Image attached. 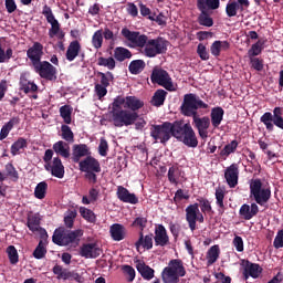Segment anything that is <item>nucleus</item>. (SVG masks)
I'll list each match as a JSON object with an SVG mask.
<instances>
[{"instance_id": "bb28decb", "label": "nucleus", "mask_w": 283, "mask_h": 283, "mask_svg": "<svg viewBox=\"0 0 283 283\" xmlns=\"http://www.w3.org/2000/svg\"><path fill=\"white\" fill-rule=\"evenodd\" d=\"M109 234L114 242H120L127 238V228L120 223H114L109 228Z\"/></svg>"}, {"instance_id": "de8ad7c7", "label": "nucleus", "mask_w": 283, "mask_h": 283, "mask_svg": "<svg viewBox=\"0 0 283 283\" xmlns=\"http://www.w3.org/2000/svg\"><path fill=\"white\" fill-rule=\"evenodd\" d=\"M46 253H48V249H45V241L40 240L39 244L33 251V258H35V260H43Z\"/></svg>"}, {"instance_id": "49530a36", "label": "nucleus", "mask_w": 283, "mask_h": 283, "mask_svg": "<svg viewBox=\"0 0 283 283\" xmlns=\"http://www.w3.org/2000/svg\"><path fill=\"white\" fill-rule=\"evenodd\" d=\"M28 147V140L25 138L20 137L15 143L11 145V154L12 156H17L21 149H25Z\"/></svg>"}, {"instance_id": "69168bd1", "label": "nucleus", "mask_w": 283, "mask_h": 283, "mask_svg": "<svg viewBox=\"0 0 283 283\" xmlns=\"http://www.w3.org/2000/svg\"><path fill=\"white\" fill-rule=\"evenodd\" d=\"M232 244L239 253H242V251H244V240H242V237L235 235Z\"/></svg>"}, {"instance_id": "c9c22d12", "label": "nucleus", "mask_w": 283, "mask_h": 283, "mask_svg": "<svg viewBox=\"0 0 283 283\" xmlns=\"http://www.w3.org/2000/svg\"><path fill=\"white\" fill-rule=\"evenodd\" d=\"M52 272L54 273V275L57 276V280H70V277H74V275L76 277H78V274H74L71 271H69L67 269H63V266L55 264L52 269Z\"/></svg>"}, {"instance_id": "c85d7f7f", "label": "nucleus", "mask_w": 283, "mask_h": 283, "mask_svg": "<svg viewBox=\"0 0 283 283\" xmlns=\"http://www.w3.org/2000/svg\"><path fill=\"white\" fill-rule=\"evenodd\" d=\"M136 269L144 280H154V269L146 265L144 261L138 260L136 263Z\"/></svg>"}, {"instance_id": "dca6fc26", "label": "nucleus", "mask_w": 283, "mask_h": 283, "mask_svg": "<svg viewBox=\"0 0 283 283\" xmlns=\"http://www.w3.org/2000/svg\"><path fill=\"white\" fill-rule=\"evenodd\" d=\"M27 227L29 231H32V233H36V231H42L41 233L42 240H45V238H48V231L41 228V214L39 213L29 214L27 218Z\"/></svg>"}, {"instance_id": "393cba45", "label": "nucleus", "mask_w": 283, "mask_h": 283, "mask_svg": "<svg viewBox=\"0 0 283 283\" xmlns=\"http://www.w3.org/2000/svg\"><path fill=\"white\" fill-rule=\"evenodd\" d=\"M258 213H260V207H258V203H251V206L244 203L239 210V216H241L242 220H252V218H255Z\"/></svg>"}, {"instance_id": "9d476101", "label": "nucleus", "mask_w": 283, "mask_h": 283, "mask_svg": "<svg viewBox=\"0 0 283 283\" xmlns=\"http://www.w3.org/2000/svg\"><path fill=\"white\" fill-rule=\"evenodd\" d=\"M150 81L154 84L160 85L168 92H176V87H174L171 76L166 70L154 69L150 75Z\"/></svg>"}, {"instance_id": "6e6d98bb", "label": "nucleus", "mask_w": 283, "mask_h": 283, "mask_svg": "<svg viewBox=\"0 0 283 283\" xmlns=\"http://www.w3.org/2000/svg\"><path fill=\"white\" fill-rule=\"evenodd\" d=\"M7 253L10 264H19V252L14 245H9L7 248Z\"/></svg>"}, {"instance_id": "7ed1b4c3", "label": "nucleus", "mask_w": 283, "mask_h": 283, "mask_svg": "<svg viewBox=\"0 0 283 283\" xmlns=\"http://www.w3.org/2000/svg\"><path fill=\"white\" fill-rule=\"evenodd\" d=\"M174 138L184 143L186 147H198V137L196 136V130L190 123H185V120H175Z\"/></svg>"}, {"instance_id": "6e6552de", "label": "nucleus", "mask_w": 283, "mask_h": 283, "mask_svg": "<svg viewBox=\"0 0 283 283\" xmlns=\"http://www.w3.org/2000/svg\"><path fill=\"white\" fill-rule=\"evenodd\" d=\"M176 122H164L161 125H153L150 127V136L154 140H159L163 145L174 138Z\"/></svg>"}, {"instance_id": "20e7f679", "label": "nucleus", "mask_w": 283, "mask_h": 283, "mask_svg": "<svg viewBox=\"0 0 283 283\" xmlns=\"http://www.w3.org/2000/svg\"><path fill=\"white\" fill-rule=\"evenodd\" d=\"M187 271L180 259H172L169 261L168 266L163 270L161 279L164 283H178L180 277H185Z\"/></svg>"}, {"instance_id": "473e14b6", "label": "nucleus", "mask_w": 283, "mask_h": 283, "mask_svg": "<svg viewBox=\"0 0 283 283\" xmlns=\"http://www.w3.org/2000/svg\"><path fill=\"white\" fill-rule=\"evenodd\" d=\"M124 107L130 109V112H138L142 107H145V102L136 96H126V105Z\"/></svg>"}, {"instance_id": "09e8293b", "label": "nucleus", "mask_w": 283, "mask_h": 283, "mask_svg": "<svg viewBox=\"0 0 283 283\" xmlns=\"http://www.w3.org/2000/svg\"><path fill=\"white\" fill-rule=\"evenodd\" d=\"M60 116L63 118L66 125L72 124V107L70 105H64L60 108Z\"/></svg>"}, {"instance_id": "a19ab883", "label": "nucleus", "mask_w": 283, "mask_h": 283, "mask_svg": "<svg viewBox=\"0 0 283 283\" xmlns=\"http://www.w3.org/2000/svg\"><path fill=\"white\" fill-rule=\"evenodd\" d=\"M145 67H147V64L144 60H133L128 65V72L138 75L145 71Z\"/></svg>"}, {"instance_id": "2f4dec72", "label": "nucleus", "mask_w": 283, "mask_h": 283, "mask_svg": "<svg viewBox=\"0 0 283 283\" xmlns=\"http://www.w3.org/2000/svg\"><path fill=\"white\" fill-rule=\"evenodd\" d=\"M229 48H231V44L228 41L217 40L211 44L210 52L212 56H220V52H227Z\"/></svg>"}, {"instance_id": "58836bf2", "label": "nucleus", "mask_w": 283, "mask_h": 283, "mask_svg": "<svg viewBox=\"0 0 283 283\" xmlns=\"http://www.w3.org/2000/svg\"><path fill=\"white\" fill-rule=\"evenodd\" d=\"M167 91L159 88L154 93L150 103L154 105V107H163V105H165Z\"/></svg>"}, {"instance_id": "0e129e2a", "label": "nucleus", "mask_w": 283, "mask_h": 283, "mask_svg": "<svg viewBox=\"0 0 283 283\" xmlns=\"http://www.w3.org/2000/svg\"><path fill=\"white\" fill-rule=\"evenodd\" d=\"M127 103V97H117L114 99L112 103V108L111 112H114V109H123V105H126Z\"/></svg>"}, {"instance_id": "f704fd0d", "label": "nucleus", "mask_w": 283, "mask_h": 283, "mask_svg": "<svg viewBox=\"0 0 283 283\" xmlns=\"http://www.w3.org/2000/svg\"><path fill=\"white\" fill-rule=\"evenodd\" d=\"M81 52V43L75 40L73 42H71L67 46L66 50V61H74V59H76V56H78V53Z\"/></svg>"}, {"instance_id": "37998d69", "label": "nucleus", "mask_w": 283, "mask_h": 283, "mask_svg": "<svg viewBox=\"0 0 283 283\" xmlns=\"http://www.w3.org/2000/svg\"><path fill=\"white\" fill-rule=\"evenodd\" d=\"M262 50H264V42L259 40L249 49L248 59H255V56H260V54H262Z\"/></svg>"}, {"instance_id": "3c124183", "label": "nucleus", "mask_w": 283, "mask_h": 283, "mask_svg": "<svg viewBox=\"0 0 283 283\" xmlns=\"http://www.w3.org/2000/svg\"><path fill=\"white\" fill-rule=\"evenodd\" d=\"M61 133L63 140L66 143H72L74 140V132H72V128L69 125L63 124L61 126Z\"/></svg>"}, {"instance_id": "338daca9", "label": "nucleus", "mask_w": 283, "mask_h": 283, "mask_svg": "<svg viewBox=\"0 0 283 283\" xmlns=\"http://www.w3.org/2000/svg\"><path fill=\"white\" fill-rule=\"evenodd\" d=\"M274 249H283V229L279 230L273 241Z\"/></svg>"}, {"instance_id": "f3484780", "label": "nucleus", "mask_w": 283, "mask_h": 283, "mask_svg": "<svg viewBox=\"0 0 283 283\" xmlns=\"http://www.w3.org/2000/svg\"><path fill=\"white\" fill-rule=\"evenodd\" d=\"M103 253V250L98 248L97 243H84L80 248L81 258H85L86 260L96 259Z\"/></svg>"}, {"instance_id": "6ab92c4d", "label": "nucleus", "mask_w": 283, "mask_h": 283, "mask_svg": "<svg viewBox=\"0 0 283 283\" xmlns=\"http://www.w3.org/2000/svg\"><path fill=\"white\" fill-rule=\"evenodd\" d=\"M80 171H96V174H101V161L98 159L92 157L91 155L84 158L78 163Z\"/></svg>"}, {"instance_id": "4c0bfd02", "label": "nucleus", "mask_w": 283, "mask_h": 283, "mask_svg": "<svg viewBox=\"0 0 283 283\" xmlns=\"http://www.w3.org/2000/svg\"><path fill=\"white\" fill-rule=\"evenodd\" d=\"M180 178H182V169L178 165L171 166L168 169V180L170 185H178Z\"/></svg>"}, {"instance_id": "7c9ffc66", "label": "nucleus", "mask_w": 283, "mask_h": 283, "mask_svg": "<svg viewBox=\"0 0 283 283\" xmlns=\"http://www.w3.org/2000/svg\"><path fill=\"white\" fill-rule=\"evenodd\" d=\"M53 151H55L57 156L67 159L70 158V144L63 140H59L53 144Z\"/></svg>"}, {"instance_id": "4d7b16f0", "label": "nucleus", "mask_w": 283, "mask_h": 283, "mask_svg": "<svg viewBox=\"0 0 283 283\" xmlns=\"http://www.w3.org/2000/svg\"><path fill=\"white\" fill-rule=\"evenodd\" d=\"M250 59V65L253 70L256 72H262L264 70V60L260 57H249Z\"/></svg>"}, {"instance_id": "a18cd8bd", "label": "nucleus", "mask_w": 283, "mask_h": 283, "mask_svg": "<svg viewBox=\"0 0 283 283\" xmlns=\"http://www.w3.org/2000/svg\"><path fill=\"white\" fill-rule=\"evenodd\" d=\"M97 65H99V67H107V70H115L116 69V60L115 57H98L97 59Z\"/></svg>"}, {"instance_id": "4be33fe9", "label": "nucleus", "mask_w": 283, "mask_h": 283, "mask_svg": "<svg viewBox=\"0 0 283 283\" xmlns=\"http://www.w3.org/2000/svg\"><path fill=\"white\" fill-rule=\"evenodd\" d=\"M155 247H167L169 244V234H167V228L163 224L155 227Z\"/></svg>"}, {"instance_id": "2eb2a0df", "label": "nucleus", "mask_w": 283, "mask_h": 283, "mask_svg": "<svg viewBox=\"0 0 283 283\" xmlns=\"http://www.w3.org/2000/svg\"><path fill=\"white\" fill-rule=\"evenodd\" d=\"M44 169L51 172V176L54 178H64L65 177V166L61 157H54L51 164L44 165Z\"/></svg>"}, {"instance_id": "e433bc0d", "label": "nucleus", "mask_w": 283, "mask_h": 283, "mask_svg": "<svg viewBox=\"0 0 283 283\" xmlns=\"http://www.w3.org/2000/svg\"><path fill=\"white\" fill-rule=\"evenodd\" d=\"M219 258H220V245H212L206 254L207 266H211L216 264Z\"/></svg>"}, {"instance_id": "79ce46f5", "label": "nucleus", "mask_w": 283, "mask_h": 283, "mask_svg": "<svg viewBox=\"0 0 283 283\" xmlns=\"http://www.w3.org/2000/svg\"><path fill=\"white\" fill-rule=\"evenodd\" d=\"M238 145H239L238 140H235V139L232 140L231 143L226 145L223 147V149H221L219 155L221 156V158L227 160V158H229V156H231V154H235V150L238 149Z\"/></svg>"}, {"instance_id": "ddd939ff", "label": "nucleus", "mask_w": 283, "mask_h": 283, "mask_svg": "<svg viewBox=\"0 0 283 283\" xmlns=\"http://www.w3.org/2000/svg\"><path fill=\"white\" fill-rule=\"evenodd\" d=\"M250 7L251 2L249 0H233L227 3L226 14L229 18L238 17V11L244 12V10H249Z\"/></svg>"}, {"instance_id": "0eeeda50", "label": "nucleus", "mask_w": 283, "mask_h": 283, "mask_svg": "<svg viewBox=\"0 0 283 283\" xmlns=\"http://www.w3.org/2000/svg\"><path fill=\"white\" fill-rule=\"evenodd\" d=\"M109 116L114 127H129L138 120V113L123 108L111 111Z\"/></svg>"}, {"instance_id": "a211bd4d", "label": "nucleus", "mask_w": 283, "mask_h": 283, "mask_svg": "<svg viewBox=\"0 0 283 283\" xmlns=\"http://www.w3.org/2000/svg\"><path fill=\"white\" fill-rule=\"evenodd\" d=\"M224 178L230 189H235V187H238V180L240 178V169L238 168V164H231L224 170Z\"/></svg>"}, {"instance_id": "f257e3e1", "label": "nucleus", "mask_w": 283, "mask_h": 283, "mask_svg": "<svg viewBox=\"0 0 283 283\" xmlns=\"http://www.w3.org/2000/svg\"><path fill=\"white\" fill-rule=\"evenodd\" d=\"M209 104L205 103L200 96L193 93L184 95V101L180 106V114L192 118V125L197 129L198 135L202 140L209 138V128L211 127V118L209 116L200 117L198 109H208Z\"/></svg>"}, {"instance_id": "5fc2aeb1", "label": "nucleus", "mask_w": 283, "mask_h": 283, "mask_svg": "<svg viewBox=\"0 0 283 283\" xmlns=\"http://www.w3.org/2000/svg\"><path fill=\"white\" fill-rule=\"evenodd\" d=\"M80 216H82V218H84L86 222H96V214L94 213V211L85 207H80Z\"/></svg>"}, {"instance_id": "cd10ccee", "label": "nucleus", "mask_w": 283, "mask_h": 283, "mask_svg": "<svg viewBox=\"0 0 283 283\" xmlns=\"http://www.w3.org/2000/svg\"><path fill=\"white\" fill-rule=\"evenodd\" d=\"M222 120H224V108L220 106L213 107L210 113V123L213 129H218L222 125Z\"/></svg>"}, {"instance_id": "1a4fd4ad", "label": "nucleus", "mask_w": 283, "mask_h": 283, "mask_svg": "<svg viewBox=\"0 0 283 283\" xmlns=\"http://www.w3.org/2000/svg\"><path fill=\"white\" fill-rule=\"evenodd\" d=\"M282 107H274L273 113L266 112L260 117V122L263 123L268 132H273L275 127L283 129Z\"/></svg>"}, {"instance_id": "774afa93", "label": "nucleus", "mask_w": 283, "mask_h": 283, "mask_svg": "<svg viewBox=\"0 0 283 283\" xmlns=\"http://www.w3.org/2000/svg\"><path fill=\"white\" fill-rule=\"evenodd\" d=\"M109 149V145L105 138H102L98 146L99 156H107V150Z\"/></svg>"}, {"instance_id": "4468645a", "label": "nucleus", "mask_w": 283, "mask_h": 283, "mask_svg": "<svg viewBox=\"0 0 283 283\" xmlns=\"http://www.w3.org/2000/svg\"><path fill=\"white\" fill-rule=\"evenodd\" d=\"M242 266H243V280H249L250 277H253V280H258L260 275H262V266L258 263H252L249 260H243L242 261Z\"/></svg>"}, {"instance_id": "f03ea898", "label": "nucleus", "mask_w": 283, "mask_h": 283, "mask_svg": "<svg viewBox=\"0 0 283 283\" xmlns=\"http://www.w3.org/2000/svg\"><path fill=\"white\" fill-rule=\"evenodd\" d=\"M122 36L133 44L129 48H140L143 50L142 54L147 59H155L158 54H165L167 45H169V41L164 38L149 39V36L140 34L138 31H130L127 28L122 29Z\"/></svg>"}, {"instance_id": "39448f33", "label": "nucleus", "mask_w": 283, "mask_h": 283, "mask_svg": "<svg viewBox=\"0 0 283 283\" xmlns=\"http://www.w3.org/2000/svg\"><path fill=\"white\" fill-rule=\"evenodd\" d=\"M250 193L256 205L260 207H264L266 202L271 200V186L266 184L265 186L262 185V179H251L250 181Z\"/></svg>"}, {"instance_id": "e2e57ef3", "label": "nucleus", "mask_w": 283, "mask_h": 283, "mask_svg": "<svg viewBox=\"0 0 283 283\" xmlns=\"http://www.w3.org/2000/svg\"><path fill=\"white\" fill-rule=\"evenodd\" d=\"M197 54L201 61H209V52H207V46L205 44L199 43L197 46Z\"/></svg>"}, {"instance_id": "aec40b11", "label": "nucleus", "mask_w": 283, "mask_h": 283, "mask_svg": "<svg viewBox=\"0 0 283 283\" xmlns=\"http://www.w3.org/2000/svg\"><path fill=\"white\" fill-rule=\"evenodd\" d=\"M27 56L32 66L40 63L41 59H43V44L40 42H34L33 45L27 50Z\"/></svg>"}, {"instance_id": "f8f14e48", "label": "nucleus", "mask_w": 283, "mask_h": 283, "mask_svg": "<svg viewBox=\"0 0 283 283\" xmlns=\"http://www.w3.org/2000/svg\"><path fill=\"white\" fill-rule=\"evenodd\" d=\"M42 14L51 25V29L49 30V36L50 39H54L56 33L61 31V23H59V20H56L54 13L52 12V8H50L48 4H44Z\"/></svg>"}, {"instance_id": "c03bdc74", "label": "nucleus", "mask_w": 283, "mask_h": 283, "mask_svg": "<svg viewBox=\"0 0 283 283\" xmlns=\"http://www.w3.org/2000/svg\"><path fill=\"white\" fill-rule=\"evenodd\" d=\"M48 195V181H41L35 186L34 197L38 200H43Z\"/></svg>"}, {"instance_id": "a878e982", "label": "nucleus", "mask_w": 283, "mask_h": 283, "mask_svg": "<svg viewBox=\"0 0 283 283\" xmlns=\"http://www.w3.org/2000/svg\"><path fill=\"white\" fill-rule=\"evenodd\" d=\"M92 151H90V147L86 144H75L73 146L72 160L73 163H81V158H87L91 156Z\"/></svg>"}, {"instance_id": "ea45409f", "label": "nucleus", "mask_w": 283, "mask_h": 283, "mask_svg": "<svg viewBox=\"0 0 283 283\" xmlns=\"http://www.w3.org/2000/svg\"><path fill=\"white\" fill-rule=\"evenodd\" d=\"M220 0H197V10H218Z\"/></svg>"}, {"instance_id": "423d86ee", "label": "nucleus", "mask_w": 283, "mask_h": 283, "mask_svg": "<svg viewBox=\"0 0 283 283\" xmlns=\"http://www.w3.org/2000/svg\"><path fill=\"white\" fill-rule=\"evenodd\" d=\"M83 238V230L66 231L65 228L55 229L52 240L57 247H67L78 242Z\"/></svg>"}, {"instance_id": "72a5a7b5", "label": "nucleus", "mask_w": 283, "mask_h": 283, "mask_svg": "<svg viewBox=\"0 0 283 283\" xmlns=\"http://www.w3.org/2000/svg\"><path fill=\"white\" fill-rule=\"evenodd\" d=\"M132 56H133L132 51H129V49L125 46H117L114 50V59L119 63H123V61H127L132 59Z\"/></svg>"}, {"instance_id": "5701e85b", "label": "nucleus", "mask_w": 283, "mask_h": 283, "mask_svg": "<svg viewBox=\"0 0 283 283\" xmlns=\"http://www.w3.org/2000/svg\"><path fill=\"white\" fill-rule=\"evenodd\" d=\"M116 196L120 202L126 205H138V197L136 193L129 192V190L123 186L117 187Z\"/></svg>"}, {"instance_id": "412c9836", "label": "nucleus", "mask_w": 283, "mask_h": 283, "mask_svg": "<svg viewBox=\"0 0 283 283\" xmlns=\"http://www.w3.org/2000/svg\"><path fill=\"white\" fill-rule=\"evenodd\" d=\"M198 211H200V205L192 203L186 208V221L188 222L190 231H196L197 219H198Z\"/></svg>"}, {"instance_id": "9b49d317", "label": "nucleus", "mask_w": 283, "mask_h": 283, "mask_svg": "<svg viewBox=\"0 0 283 283\" xmlns=\"http://www.w3.org/2000/svg\"><path fill=\"white\" fill-rule=\"evenodd\" d=\"M32 67L35 74H39L41 78H44L45 81H56L57 70L52 63L40 61L36 64H33Z\"/></svg>"}, {"instance_id": "680f3d73", "label": "nucleus", "mask_w": 283, "mask_h": 283, "mask_svg": "<svg viewBox=\"0 0 283 283\" xmlns=\"http://www.w3.org/2000/svg\"><path fill=\"white\" fill-rule=\"evenodd\" d=\"M76 210H72L66 217H64V224L67 227V229H72V227H74V220L76 219Z\"/></svg>"}, {"instance_id": "8fccbe9b", "label": "nucleus", "mask_w": 283, "mask_h": 283, "mask_svg": "<svg viewBox=\"0 0 283 283\" xmlns=\"http://www.w3.org/2000/svg\"><path fill=\"white\" fill-rule=\"evenodd\" d=\"M92 45L95 50H101V48H103V29L94 32L92 36Z\"/></svg>"}, {"instance_id": "b1692460", "label": "nucleus", "mask_w": 283, "mask_h": 283, "mask_svg": "<svg viewBox=\"0 0 283 283\" xmlns=\"http://www.w3.org/2000/svg\"><path fill=\"white\" fill-rule=\"evenodd\" d=\"M139 239L135 242V248L137 251L145 249L146 251H151L154 249V233L146 234L143 231L138 233Z\"/></svg>"}, {"instance_id": "052dcab7", "label": "nucleus", "mask_w": 283, "mask_h": 283, "mask_svg": "<svg viewBox=\"0 0 283 283\" xmlns=\"http://www.w3.org/2000/svg\"><path fill=\"white\" fill-rule=\"evenodd\" d=\"M216 200L217 205L220 209H224V189L222 188H217L216 189Z\"/></svg>"}, {"instance_id": "864d4df0", "label": "nucleus", "mask_w": 283, "mask_h": 283, "mask_svg": "<svg viewBox=\"0 0 283 283\" xmlns=\"http://www.w3.org/2000/svg\"><path fill=\"white\" fill-rule=\"evenodd\" d=\"M14 123H17V119L13 118L2 126L0 130V140H6V138H8V135L14 127Z\"/></svg>"}, {"instance_id": "603ef678", "label": "nucleus", "mask_w": 283, "mask_h": 283, "mask_svg": "<svg viewBox=\"0 0 283 283\" xmlns=\"http://www.w3.org/2000/svg\"><path fill=\"white\" fill-rule=\"evenodd\" d=\"M97 76L101 78L99 81V85H104V87H109V83H112V81H114V73L112 72H97Z\"/></svg>"}, {"instance_id": "bf43d9fd", "label": "nucleus", "mask_w": 283, "mask_h": 283, "mask_svg": "<svg viewBox=\"0 0 283 283\" xmlns=\"http://www.w3.org/2000/svg\"><path fill=\"white\" fill-rule=\"evenodd\" d=\"M197 200L199 202V207L202 213H211L212 208L209 199L199 198Z\"/></svg>"}, {"instance_id": "c756f323", "label": "nucleus", "mask_w": 283, "mask_h": 283, "mask_svg": "<svg viewBox=\"0 0 283 283\" xmlns=\"http://www.w3.org/2000/svg\"><path fill=\"white\" fill-rule=\"evenodd\" d=\"M199 15L197 18V22L199 25H202L203 28H213V18H211V13H209V10L198 9Z\"/></svg>"}, {"instance_id": "13d9d810", "label": "nucleus", "mask_w": 283, "mask_h": 283, "mask_svg": "<svg viewBox=\"0 0 283 283\" xmlns=\"http://www.w3.org/2000/svg\"><path fill=\"white\" fill-rule=\"evenodd\" d=\"M132 227H135L142 231V233L145 231L147 228V218L145 217H137L132 223Z\"/></svg>"}]
</instances>
